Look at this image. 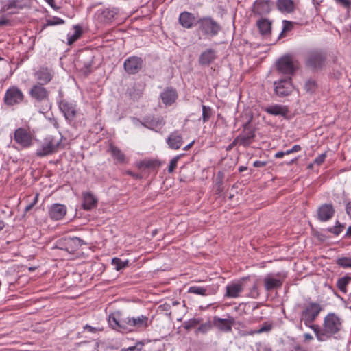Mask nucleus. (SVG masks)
Returning a JSON list of instances; mask_svg holds the SVG:
<instances>
[{"mask_svg": "<svg viewBox=\"0 0 351 351\" xmlns=\"http://www.w3.org/2000/svg\"><path fill=\"white\" fill-rule=\"evenodd\" d=\"M343 328V319L335 313H329L324 318L322 325H313L311 329L314 332L318 341H326L338 335Z\"/></svg>", "mask_w": 351, "mask_h": 351, "instance_id": "obj_1", "label": "nucleus"}, {"mask_svg": "<svg viewBox=\"0 0 351 351\" xmlns=\"http://www.w3.org/2000/svg\"><path fill=\"white\" fill-rule=\"evenodd\" d=\"M28 94L38 112L45 113L51 108L50 91L42 84H33Z\"/></svg>", "mask_w": 351, "mask_h": 351, "instance_id": "obj_2", "label": "nucleus"}, {"mask_svg": "<svg viewBox=\"0 0 351 351\" xmlns=\"http://www.w3.org/2000/svg\"><path fill=\"white\" fill-rule=\"evenodd\" d=\"M95 53L92 49H84L78 52L75 66L84 76L87 77L93 71Z\"/></svg>", "mask_w": 351, "mask_h": 351, "instance_id": "obj_3", "label": "nucleus"}, {"mask_svg": "<svg viewBox=\"0 0 351 351\" xmlns=\"http://www.w3.org/2000/svg\"><path fill=\"white\" fill-rule=\"evenodd\" d=\"M322 310L323 307L319 303L309 300L302 306V311L300 312V321L304 322V325L311 328Z\"/></svg>", "mask_w": 351, "mask_h": 351, "instance_id": "obj_4", "label": "nucleus"}, {"mask_svg": "<svg viewBox=\"0 0 351 351\" xmlns=\"http://www.w3.org/2000/svg\"><path fill=\"white\" fill-rule=\"evenodd\" d=\"M62 142V136L56 137L53 135L46 136L40 147L36 150V156L43 157L56 152Z\"/></svg>", "mask_w": 351, "mask_h": 351, "instance_id": "obj_5", "label": "nucleus"}, {"mask_svg": "<svg viewBox=\"0 0 351 351\" xmlns=\"http://www.w3.org/2000/svg\"><path fill=\"white\" fill-rule=\"evenodd\" d=\"M128 317H124L119 311L112 312L108 315V324L110 327L121 333H128Z\"/></svg>", "mask_w": 351, "mask_h": 351, "instance_id": "obj_6", "label": "nucleus"}, {"mask_svg": "<svg viewBox=\"0 0 351 351\" xmlns=\"http://www.w3.org/2000/svg\"><path fill=\"white\" fill-rule=\"evenodd\" d=\"M83 245H86V243L79 237H66L58 239L56 247L70 254H73Z\"/></svg>", "mask_w": 351, "mask_h": 351, "instance_id": "obj_7", "label": "nucleus"}, {"mask_svg": "<svg viewBox=\"0 0 351 351\" xmlns=\"http://www.w3.org/2000/svg\"><path fill=\"white\" fill-rule=\"evenodd\" d=\"M326 60V56L321 50H311L306 56V65L315 70L322 69L325 65Z\"/></svg>", "mask_w": 351, "mask_h": 351, "instance_id": "obj_8", "label": "nucleus"}, {"mask_svg": "<svg viewBox=\"0 0 351 351\" xmlns=\"http://www.w3.org/2000/svg\"><path fill=\"white\" fill-rule=\"evenodd\" d=\"M199 29L208 37L216 36L221 30L220 25L211 17H202L197 20Z\"/></svg>", "mask_w": 351, "mask_h": 351, "instance_id": "obj_9", "label": "nucleus"}, {"mask_svg": "<svg viewBox=\"0 0 351 351\" xmlns=\"http://www.w3.org/2000/svg\"><path fill=\"white\" fill-rule=\"evenodd\" d=\"M133 121L139 122L145 128L155 132H159L165 125V121L162 116L154 114L145 116L142 120L134 117Z\"/></svg>", "mask_w": 351, "mask_h": 351, "instance_id": "obj_10", "label": "nucleus"}, {"mask_svg": "<svg viewBox=\"0 0 351 351\" xmlns=\"http://www.w3.org/2000/svg\"><path fill=\"white\" fill-rule=\"evenodd\" d=\"M25 95L16 86L8 88L3 97V102L8 106H14L20 104L23 101Z\"/></svg>", "mask_w": 351, "mask_h": 351, "instance_id": "obj_11", "label": "nucleus"}, {"mask_svg": "<svg viewBox=\"0 0 351 351\" xmlns=\"http://www.w3.org/2000/svg\"><path fill=\"white\" fill-rule=\"evenodd\" d=\"M287 274L278 272L276 274L270 273L267 274L263 278V285L267 291H271L274 289L281 288Z\"/></svg>", "mask_w": 351, "mask_h": 351, "instance_id": "obj_12", "label": "nucleus"}, {"mask_svg": "<svg viewBox=\"0 0 351 351\" xmlns=\"http://www.w3.org/2000/svg\"><path fill=\"white\" fill-rule=\"evenodd\" d=\"M276 67L280 73L288 75H293L298 69L296 62L290 55L280 58L276 63Z\"/></svg>", "mask_w": 351, "mask_h": 351, "instance_id": "obj_13", "label": "nucleus"}, {"mask_svg": "<svg viewBox=\"0 0 351 351\" xmlns=\"http://www.w3.org/2000/svg\"><path fill=\"white\" fill-rule=\"evenodd\" d=\"M14 140L23 148L29 147L32 145L33 135L25 128H19L14 133Z\"/></svg>", "mask_w": 351, "mask_h": 351, "instance_id": "obj_14", "label": "nucleus"}, {"mask_svg": "<svg viewBox=\"0 0 351 351\" xmlns=\"http://www.w3.org/2000/svg\"><path fill=\"white\" fill-rule=\"evenodd\" d=\"M58 106L67 121L71 122L75 119L77 113L75 101L62 99Z\"/></svg>", "mask_w": 351, "mask_h": 351, "instance_id": "obj_15", "label": "nucleus"}, {"mask_svg": "<svg viewBox=\"0 0 351 351\" xmlns=\"http://www.w3.org/2000/svg\"><path fill=\"white\" fill-rule=\"evenodd\" d=\"M143 66L141 57L132 56L126 58L123 63L125 72L130 75H134L141 71Z\"/></svg>", "mask_w": 351, "mask_h": 351, "instance_id": "obj_16", "label": "nucleus"}, {"mask_svg": "<svg viewBox=\"0 0 351 351\" xmlns=\"http://www.w3.org/2000/svg\"><path fill=\"white\" fill-rule=\"evenodd\" d=\"M274 86L276 94L281 97L289 95L293 89L292 79L290 76L275 82Z\"/></svg>", "mask_w": 351, "mask_h": 351, "instance_id": "obj_17", "label": "nucleus"}, {"mask_svg": "<svg viewBox=\"0 0 351 351\" xmlns=\"http://www.w3.org/2000/svg\"><path fill=\"white\" fill-rule=\"evenodd\" d=\"M128 333L136 330H145L149 326V318L141 315L137 317H130L128 319Z\"/></svg>", "mask_w": 351, "mask_h": 351, "instance_id": "obj_18", "label": "nucleus"}, {"mask_svg": "<svg viewBox=\"0 0 351 351\" xmlns=\"http://www.w3.org/2000/svg\"><path fill=\"white\" fill-rule=\"evenodd\" d=\"M37 80L36 84L44 86L49 83L53 77L54 73L51 69L45 66L40 67L34 74Z\"/></svg>", "mask_w": 351, "mask_h": 351, "instance_id": "obj_19", "label": "nucleus"}, {"mask_svg": "<svg viewBox=\"0 0 351 351\" xmlns=\"http://www.w3.org/2000/svg\"><path fill=\"white\" fill-rule=\"evenodd\" d=\"M166 143L168 145L169 148L171 149H179L181 148L184 143L182 133L178 130L171 132L166 138Z\"/></svg>", "mask_w": 351, "mask_h": 351, "instance_id": "obj_20", "label": "nucleus"}, {"mask_svg": "<svg viewBox=\"0 0 351 351\" xmlns=\"http://www.w3.org/2000/svg\"><path fill=\"white\" fill-rule=\"evenodd\" d=\"M160 99L162 102L166 106H171L176 102L178 97L176 89L173 87H166L160 93Z\"/></svg>", "mask_w": 351, "mask_h": 351, "instance_id": "obj_21", "label": "nucleus"}, {"mask_svg": "<svg viewBox=\"0 0 351 351\" xmlns=\"http://www.w3.org/2000/svg\"><path fill=\"white\" fill-rule=\"evenodd\" d=\"M335 213V210L332 204H324L317 209V219L321 221H327L334 216Z\"/></svg>", "mask_w": 351, "mask_h": 351, "instance_id": "obj_22", "label": "nucleus"}, {"mask_svg": "<svg viewBox=\"0 0 351 351\" xmlns=\"http://www.w3.org/2000/svg\"><path fill=\"white\" fill-rule=\"evenodd\" d=\"M197 20L193 14L187 11L181 12L178 18L179 23L186 29H191L198 24Z\"/></svg>", "mask_w": 351, "mask_h": 351, "instance_id": "obj_23", "label": "nucleus"}, {"mask_svg": "<svg viewBox=\"0 0 351 351\" xmlns=\"http://www.w3.org/2000/svg\"><path fill=\"white\" fill-rule=\"evenodd\" d=\"M271 11V1L269 0H256L253 5L252 12L256 15H265Z\"/></svg>", "mask_w": 351, "mask_h": 351, "instance_id": "obj_24", "label": "nucleus"}, {"mask_svg": "<svg viewBox=\"0 0 351 351\" xmlns=\"http://www.w3.org/2000/svg\"><path fill=\"white\" fill-rule=\"evenodd\" d=\"M98 19L104 23H108L114 20L115 16L117 14V10L114 8H104L97 10Z\"/></svg>", "mask_w": 351, "mask_h": 351, "instance_id": "obj_25", "label": "nucleus"}, {"mask_svg": "<svg viewBox=\"0 0 351 351\" xmlns=\"http://www.w3.org/2000/svg\"><path fill=\"white\" fill-rule=\"evenodd\" d=\"M217 58V51L213 49H207L199 55L198 62L202 66H208Z\"/></svg>", "mask_w": 351, "mask_h": 351, "instance_id": "obj_26", "label": "nucleus"}, {"mask_svg": "<svg viewBox=\"0 0 351 351\" xmlns=\"http://www.w3.org/2000/svg\"><path fill=\"white\" fill-rule=\"evenodd\" d=\"M264 111L270 115L286 117L289 113V108L285 105L274 104L264 108Z\"/></svg>", "mask_w": 351, "mask_h": 351, "instance_id": "obj_27", "label": "nucleus"}, {"mask_svg": "<svg viewBox=\"0 0 351 351\" xmlns=\"http://www.w3.org/2000/svg\"><path fill=\"white\" fill-rule=\"evenodd\" d=\"M66 213V207L60 204H53L49 210L50 218L56 221L62 219L65 216Z\"/></svg>", "mask_w": 351, "mask_h": 351, "instance_id": "obj_28", "label": "nucleus"}, {"mask_svg": "<svg viewBox=\"0 0 351 351\" xmlns=\"http://www.w3.org/2000/svg\"><path fill=\"white\" fill-rule=\"evenodd\" d=\"M255 136L254 126L250 123V119L243 126V145L250 144Z\"/></svg>", "mask_w": 351, "mask_h": 351, "instance_id": "obj_29", "label": "nucleus"}, {"mask_svg": "<svg viewBox=\"0 0 351 351\" xmlns=\"http://www.w3.org/2000/svg\"><path fill=\"white\" fill-rule=\"evenodd\" d=\"M276 7L280 12L285 14H290L295 10V4L292 0H277Z\"/></svg>", "mask_w": 351, "mask_h": 351, "instance_id": "obj_30", "label": "nucleus"}, {"mask_svg": "<svg viewBox=\"0 0 351 351\" xmlns=\"http://www.w3.org/2000/svg\"><path fill=\"white\" fill-rule=\"evenodd\" d=\"M97 199L90 192L83 193L82 208L86 210H90L97 206Z\"/></svg>", "mask_w": 351, "mask_h": 351, "instance_id": "obj_31", "label": "nucleus"}, {"mask_svg": "<svg viewBox=\"0 0 351 351\" xmlns=\"http://www.w3.org/2000/svg\"><path fill=\"white\" fill-rule=\"evenodd\" d=\"M256 25L260 33L263 36H268L271 34V21L267 19L262 18L257 21Z\"/></svg>", "mask_w": 351, "mask_h": 351, "instance_id": "obj_32", "label": "nucleus"}, {"mask_svg": "<svg viewBox=\"0 0 351 351\" xmlns=\"http://www.w3.org/2000/svg\"><path fill=\"white\" fill-rule=\"evenodd\" d=\"M109 152L111 156L119 163H123L125 161V154L121 152V150L117 146L113 144H110L109 145Z\"/></svg>", "mask_w": 351, "mask_h": 351, "instance_id": "obj_33", "label": "nucleus"}, {"mask_svg": "<svg viewBox=\"0 0 351 351\" xmlns=\"http://www.w3.org/2000/svg\"><path fill=\"white\" fill-rule=\"evenodd\" d=\"M22 3L23 0H8L7 1H3L1 11L5 12L13 8L21 10L25 6Z\"/></svg>", "mask_w": 351, "mask_h": 351, "instance_id": "obj_34", "label": "nucleus"}, {"mask_svg": "<svg viewBox=\"0 0 351 351\" xmlns=\"http://www.w3.org/2000/svg\"><path fill=\"white\" fill-rule=\"evenodd\" d=\"M241 291V286L239 284L228 285L226 287V296L228 298H236L239 295Z\"/></svg>", "mask_w": 351, "mask_h": 351, "instance_id": "obj_35", "label": "nucleus"}, {"mask_svg": "<svg viewBox=\"0 0 351 351\" xmlns=\"http://www.w3.org/2000/svg\"><path fill=\"white\" fill-rule=\"evenodd\" d=\"M213 324L221 330L228 332L231 330V324L228 319L214 317Z\"/></svg>", "mask_w": 351, "mask_h": 351, "instance_id": "obj_36", "label": "nucleus"}, {"mask_svg": "<svg viewBox=\"0 0 351 351\" xmlns=\"http://www.w3.org/2000/svg\"><path fill=\"white\" fill-rule=\"evenodd\" d=\"M223 173L221 171H219L216 176L215 179V184L213 186V189L216 194H220L223 190Z\"/></svg>", "mask_w": 351, "mask_h": 351, "instance_id": "obj_37", "label": "nucleus"}, {"mask_svg": "<svg viewBox=\"0 0 351 351\" xmlns=\"http://www.w3.org/2000/svg\"><path fill=\"white\" fill-rule=\"evenodd\" d=\"M351 282V277L349 276H345L340 278L337 281V287L342 293H346L347 292V286Z\"/></svg>", "mask_w": 351, "mask_h": 351, "instance_id": "obj_38", "label": "nucleus"}, {"mask_svg": "<svg viewBox=\"0 0 351 351\" xmlns=\"http://www.w3.org/2000/svg\"><path fill=\"white\" fill-rule=\"evenodd\" d=\"M112 265L114 266L116 270L120 271L129 265V261H122L119 258L114 257L112 259Z\"/></svg>", "mask_w": 351, "mask_h": 351, "instance_id": "obj_39", "label": "nucleus"}, {"mask_svg": "<svg viewBox=\"0 0 351 351\" xmlns=\"http://www.w3.org/2000/svg\"><path fill=\"white\" fill-rule=\"evenodd\" d=\"M318 85L315 80L309 79L304 84V89L307 93L313 94L317 89Z\"/></svg>", "mask_w": 351, "mask_h": 351, "instance_id": "obj_40", "label": "nucleus"}, {"mask_svg": "<svg viewBox=\"0 0 351 351\" xmlns=\"http://www.w3.org/2000/svg\"><path fill=\"white\" fill-rule=\"evenodd\" d=\"M160 166V162L157 160H143L140 163V167L146 169H156Z\"/></svg>", "mask_w": 351, "mask_h": 351, "instance_id": "obj_41", "label": "nucleus"}, {"mask_svg": "<svg viewBox=\"0 0 351 351\" xmlns=\"http://www.w3.org/2000/svg\"><path fill=\"white\" fill-rule=\"evenodd\" d=\"M208 289L199 286H191L189 288L188 293L205 296L208 295Z\"/></svg>", "mask_w": 351, "mask_h": 351, "instance_id": "obj_42", "label": "nucleus"}, {"mask_svg": "<svg viewBox=\"0 0 351 351\" xmlns=\"http://www.w3.org/2000/svg\"><path fill=\"white\" fill-rule=\"evenodd\" d=\"M65 23V21L57 17L53 16L52 19H47L46 23L43 25L42 27V30L46 28L47 26H53V25H63Z\"/></svg>", "mask_w": 351, "mask_h": 351, "instance_id": "obj_43", "label": "nucleus"}, {"mask_svg": "<svg viewBox=\"0 0 351 351\" xmlns=\"http://www.w3.org/2000/svg\"><path fill=\"white\" fill-rule=\"evenodd\" d=\"M75 32L72 35L68 36V43L72 44L75 42L82 35V28L79 25L74 26Z\"/></svg>", "mask_w": 351, "mask_h": 351, "instance_id": "obj_44", "label": "nucleus"}, {"mask_svg": "<svg viewBox=\"0 0 351 351\" xmlns=\"http://www.w3.org/2000/svg\"><path fill=\"white\" fill-rule=\"evenodd\" d=\"M213 114V110L210 106L202 105V122L206 123Z\"/></svg>", "mask_w": 351, "mask_h": 351, "instance_id": "obj_45", "label": "nucleus"}, {"mask_svg": "<svg viewBox=\"0 0 351 351\" xmlns=\"http://www.w3.org/2000/svg\"><path fill=\"white\" fill-rule=\"evenodd\" d=\"M337 264L343 268H351V257H341L337 260Z\"/></svg>", "mask_w": 351, "mask_h": 351, "instance_id": "obj_46", "label": "nucleus"}, {"mask_svg": "<svg viewBox=\"0 0 351 351\" xmlns=\"http://www.w3.org/2000/svg\"><path fill=\"white\" fill-rule=\"evenodd\" d=\"M180 156H181V155L176 156L170 160L169 167H168V172L169 173L173 172L174 170L176 169V168L177 167L178 161L180 159Z\"/></svg>", "mask_w": 351, "mask_h": 351, "instance_id": "obj_47", "label": "nucleus"}, {"mask_svg": "<svg viewBox=\"0 0 351 351\" xmlns=\"http://www.w3.org/2000/svg\"><path fill=\"white\" fill-rule=\"evenodd\" d=\"M343 228L344 226L337 221L336 225L330 229V232L335 235H339L343 231Z\"/></svg>", "mask_w": 351, "mask_h": 351, "instance_id": "obj_48", "label": "nucleus"}, {"mask_svg": "<svg viewBox=\"0 0 351 351\" xmlns=\"http://www.w3.org/2000/svg\"><path fill=\"white\" fill-rule=\"evenodd\" d=\"M200 323V320L196 318H193L189 319L188 322L185 323L184 328L186 330H189L191 328H193L195 327L197 325H198Z\"/></svg>", "mask_w": 351, "mask_h": 351, "instance_id": "obj_49", "label": "nucleus"}, {"mask_svg": "<svg viewBox=\"0 0 351 351\" xmlns=\"http://www.w3.org/2000/svg\"><path fill=\"white\" fill-rule=\"evenodd\" d=\"M211 328H212L211 322L208 321V322H206L205 323L200 324V326L198 328V331L202 333H206L209 330H210Z\"/></svg>", "mask_w": 351, "mask_h": 351, "instance_id": "obj_50", "label": "nucleus"}, {"mask_svg": "<svg viewBox=\"0 0 351 351\" xmlns=\"http://www.w3.org/2000/svg\"><path fill=\"white\" fill-rule=\"evenodd\" d=\"M241 145V136L239 135L226 148L227 150H230L235 146H240Z\"/></svg>", "mask_w": 351, "mask_h": 351, "instance_id": "obj_51", "label": "nucleus"}, {"mask_svg": "<svg viewBox=\"0 0 351 351\" xmlns=\"http://www.w3.org/2000/svg\"><path fill=\"white\" fill-rule=\"evenodd\" d=\"M38 194L36 193L33 199V202L25 206V208L24 209L25 213H27L29 210H31L32 209V208L34 206V205L38 202Z\"/></svg>", "mask_w": 351, "mask_h": 351, "instance_id": "obj_52", "label": "nucleus"}, {"mask_svg": "<svg viewBox=\"0 0 351 351\" xmlns=\"http://www.w3.org/2000/svg\"><path fill=\"white\" fill-rule=\"evenodd\" d=\"M271 325L270 324H264L258 330H256V333H261L264 332H268L271 330Z\"/></svg>", "mask_w": 351, "mask_h": 351, "instance_id": "obj_53", "label": "nucleus"}, {"mask_svg": "<svg viewBox=\"0 0 351 351\" xmlns=\"http://www.w3.org/2000/svg\"><path fill=\"white\" fill-rule=\"evenodd\" d=\"M138 344H141V346L143 345V343L139 342V343H137L136 345H135L134 346H130L127 348H123V349H122L121 351H141V348H138Z\"/></svg>", "mask_w": 351, "mask_h": 351, "instance_id": "obj_54", "label": "nucleus"}, {"mask_svg": "<svg viewBox=\"0 0 351 351\" xmlns=\"http://www.w3.org/2000/svg\"><path fill=\"white\" fill-rule=\"evenodd\" d=\"M337 3L341 4L343 7L350 9L351 2L349 0H335Z\"/></svg>", "mask_w": 351, "mask_h": 351, "instance_id": "obj_55", "label": "nucleus"}, {"mask_svg": "<svg viewBox=\"0 0 351 351\" xmlns=\"http://www.w3.org/2000/svg\"><path fill=\"white\" fill-rule=\"evenodd\" d=\"M326 158V154H322L315 158L314 162L318 165L322 164Z\"/></svg>", "mask_w": 351, "mask_h": 351, "instance_id": "obj_56", "label": "nucleus"}, {"mask_svg": "<svg viewBox=\"0 0 351 351\" xmlns=\"http://www.w3.org/2000/svg\"><path fill=\"white\" fill-rule=\"evenodd\" d=\"M283 31L287 32L290 31L293 28V23L288 21H283Z\"/></svg>", "mask_w": 351, "mask_h": 351, "instance_id": "obj_57", "label": "nucleus"}, {"mask_svg": "<svg viewBox=\"0 0 351 351\" xmlns=\"http://www.w3.org/2000/svg\"><path fill=\"white\" fill-rule=\"evenodd\" d=\"M267 162L264 161L256 160L253 162V165L255 167H263L266 165Z\"/></svg>", "mask_w": 351, "mask_h": 351, "instance_id": "obj_58", "label": "nucleus"}, {"mask_svg": "<svg viewBox=\"0 0 351 351\" xmlns=\"http://www.w3.org/2000/svg\"><path fill=\"white\" fill-rule=\"evenodd\" d=\"M171 307V304L167 302H165L162 305H160L159 308H162V311H169Z\"/></svg>", "mask_w": 351, "mask_h": 351, "instance_id": "obj_59", "label": "nucleus"}, {"mask_svg": "<svg viewBox=\"0 0 351 351\" xmlns=\"http://www.w3.org/2000/svg\"><path fill=\"white\" fill-rule=\"evenodd\" d=\"M346 211L347 215L351 218V202L346 204Z\"/></svg>", "mask_w": 351, "mask_h": 351, "instance_id": "obj_60", "label": "nucleus"}, {"mask_svg": "<svg viewBox=\"0 0 351 351\" xmlns=\"http://www.w3.org/2000/svg\"><path fill=\"white\" fill-rule=\"evenodd\" d=\"M52 8L58 10L60 8L56 6L54 3V0H45Z\"/></svg>", "mask_w": 351, "mask_h": 351, "instance_id": "obj_61", "label": "nucleus"}, {"mask_svg": "<svg viewBox=\"0 0 351 351\" xmlns=\"http://www.w3.org/2000/svg\"><path fill=\"white\" fill-rule=\"evenodd\" d=\"M10 23V20L5 18V17H2L0 19V26H3V25H6Z\"/></svg>", "mask_w": 351, "mask_h": 351, "instance_id": "obj_62", "label": "nucleus"}, {"mask_svg": "<svg viewBox=\"0 0 351 351\" xmlns=\"http://www.w3.org/2000/svg\"><path fill=\"white\" fill-rule=\"evenodd\" d=\"M291 351H306L304 348L299 344H297L293 346V349Z\"/></svg>", "mask_w": 351, "mask_h": 351, "instance_id": "obj_63", "label": "nucleus"}, {"mask_svg": "<svg viewBox=\"0 0 351 351\" xmlns=\"http://www.w3.org/2000/svg\"><path fill=\"white\" fill-rule=\"evenodd\" d=\"M304 341H311L313 339V336L310 333H304Z\"/></svg>", "mask_w": 351, "mask_h": 351, "instance_id": "obj_64", "label": "nucleus"}]
</instances>
